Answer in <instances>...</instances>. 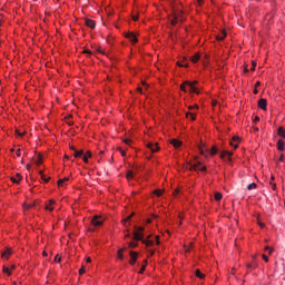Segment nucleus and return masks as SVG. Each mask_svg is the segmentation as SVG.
Segmentation results:
<instances>
[{
  "mask_svg": "<svg viewBox=\"0 0 285 285\" xmlns=\"http://www.w3.org/2000/svg\"><path fill=\"white\" fill-rule=\"evenodd\" d=\"M36 164H37L38 166H40L41 164H43V159L41 158V155H38L37 160H36Z\"/></svg>",
  "mask_w": 285,
  "mask_h": 285,
  "instance_id": "nucleus-28",
  "label": "nucleus"
},
{
  "mask_svg": "<svg viewBox=\"0 0 285 285\" xmlns=\"http://www.w3.org/2000/svg\"><path fill=\"white\" fill-rule=\"evenodd\" d=\"M284 160V154H282V156L278 158V161H283Z\"/></svg>",
  "mask_w": 285,
  "mask_h": 285,
  "instance_id": "nucleus-55",
  "label": "nucleus"
},
{
  "mask_svg": "<svg viewBox=\"0 0 285 285\" xmlns=\"http://www.w3.org/2000/svg\"><path fill=\"white\" fill-rule=\"evenodd\" d=\"M128 247H129V248H137V247H138V244L135 243V242H130V243H128Z\"/></svg>",
  "mask_w": 285,
  "mask_h": 285,
  "instance_id": "nucleus-31",
  "label": "nucleus"
},
{
  "mask_svg": "<svg viewBox=\"0 0 285 285\" xmlns=\"http://www.w3.org/2000/svg\"><path fill=\"white\" fill-rule=\"evenodd\" d=\"M41 174V179L45 181V183H49L51 178H46V176L43 175V171H40Z\"/></svg>",
  "mask_w": 285,
  "mask_h": 285,
  "instance_id": "nucleus-34",
  "label": "nucleus"
},
{
  "mask_svg": "<svg viewBox=\"0 0 285 285\" xmlns=\"http://www.w3.org/2000/svg\"><path fill=\"white\" fill-rule=\"evenodd\" d=\"M147 147L151 150V153H157L159 150L158 144L149 142Z\"/></svg>",
  "mask_w": 285,
  "mask_h": 285,
  "instance_id": "nucleus-9",
  "label": "nucleus"
},
{
  "mask_svg": "<svg viewBox=\"0 0 285 285\" xmlns=\"http://www.w3.org/2000/svg\"><path fill=\"white\" fill-rule=\"evenodd\" d=\"M155 239H156V244H157V245H160V236H159V235H156V236H155Z\"/></svg>",
  "mask_w": 285,
  "mask_h": 285,
  "instance_id": "nucleus-39",
  "label": "nucleus"
},
{
  "mask_svg": "<svg viewBox=\"0 0 285 285\" xmlns=\"http://www.w3.org/2000/svg\"><path fill=\"white\" fill-rule=\"evenodd\" d=\"M199 153H200V155L205 156L204 146H199Z\"/></svg>",
  "mask_w": 285,
  "mask_h": 285,
  "instance_id": "nucleus-40",
  "label": "nucleus"
},
{
  "mask_svg": "<svg viewBox=\"0 0 285 285\" xmlns=\"http://www.w3.org/2000/svg\"><path fill=\"white\" fill-rule=\"evenodd\" d=\"M146 271V265H144L139 272V274H144V272Z\"/></svg>",
  "mask_w": 285,
  "mask_h": 285,
  "instance_id": "nucleus-49",
  "label": "nucleus"
},
{
  "mask_svg": "<svg viewBox=\"0 0 285 285\" xmlns=\"http://www.w3.org/2000/svg\"><path fill=\"white\" fill-rule=\"evenodd\" d=\"M255 68H256V62L253 61V62H252V71H255Z\"/></svg>",
  "mask_w": 285,
  "mask_h": 285,
  "instance_id": "nucleus-47",
  "label": "nucleus"
},
{
  "mask_svg": "<svg viewBox=\"0 0 285 285\" xmlns=\"http://www.w3.org/2000/svg\"><path fill=\"white\" fill-rule=\"evenodd\" d=\"M186 85L189 87V91L193 94H199L198 89L195 87L197 85V81H186Z\"/></svg>",
  "mask_w": 285,
  "mask_h": 285,
  "instance_id": "nucleus-4",
  "label": "nucleus"
},
{
  "mask_svg": "<svg viewBox=\"0 0 285 285\" xmlns=\"http://www.w3.org/2000/svg\"><path fill=\"white\" fill-rule=\"evenodd\" d=\"M258 224H259V226H261L262 228H264L265 225H264L263 223H258Z\"/></svg>",
  "mask_w": 285,
  "mask_h": 285,
  "instance_id": "nucleus-64",
  "label": "nucleus"
},
{
  "mask_svg": "<svg viewBox=\"0 0 285 285\" xmlns=\"http://www.w3.org/2000/svg\"><path fill=\"white\" fill-rule=\"evenodd\" d=\"M232 141H233V142H239V141H240V138H239L238 136H234Z\"/></svg>",
  "mask_w": 285,
  "mask_h": 285,
  "instance_id": "nucleus-38",
  "label": "nucleus"
},
{
  "mask_svg": "<svg viewBox=\"0 0 285 285\" xmlns=\"http://www.w3.org/2000/svg\"><path fill=\"white\" fill-rule=\"evenodd\" d=\"M132 20L134 21H138L139 20V16H132Z\"/></svg>",
  "mask_w": 285,
  "mask_h": 285,
  "instance_id": "nucleus-52",
  "label": "nucleus"
},
{
  "mask_svg": "<svg viewBox=\"0 0 285 285\" xmlns=\"http://www.w3.org/2000/svg\"><path fill=\"white\" fill-rule=\"evenodd\" d=\"M92 154L91 151H87V154H85L82 156V161H85L86 164H88V159L91 158Z\"/></svg>",
  "mask_w": 285,
  "mask_h": 285,
  "instance_id": "nucleus-15",
  "label": "nucleus"
},
{
  "mask_svg": "<svg viewBox=\"0 0 285 285\" xmlns=\"http://www.w3.org/2000/svg\"><path fill=\"white\" fill-rule=\"evenodd\" d=\"M199 59H200L199 53H196V55H194V56L190 57V61L194 62V63H196L197 61H199Z\"/></svg>",
  "mask_w": 285,
  "mask_h": 285,
  "instance_id": "nucleus-18",
  "label": "nucleus"
},
{
  "mask_svg": "<svg viewBox=\"0 0 285 285\" xmlns=\"http://www.w3.org/2000/svg\"><path fill=\"white\" fill-rule=\"evenodd\" d=\"M12 254L10 248H7L3 253H2V257L4 259H9L10 255Z\"/></svg>",
  "mask_w": 285,
  "mask_h": 285,
  "instance_id": "nucleus-14",
  "label": "nucleus"
},
{
  "mask_svg": "<svg viewBox=\"0 0 285 285\" xmlns=\"http://www.w3.org/2000/svg\"><path fill=\"white\" fill-rule=\"evenodd\" d=\"M3 273L7 275H11L9 267H3Z\"/></svg>",
  "mask_w": 285,
  "mask_h": 285,
  "instance_id": "nucleus-36",
  "label": "nucleus"
},
{
  "mask_svg": "<svg viewBox=\"0 0 285 285\" xmlns=\"http://www.w3.org/2000/svg\"><path fill=\"white\" fill-rule=\"evenodd\" d=\"M230 145L236 149L237 147H239L238 142H233L230 141Z\"/></svg>",
  "mask_w": 285,
  "mask_h": 285,
  "instance_id": "nucleus-45",
  "label": "nucleus"
},
{
  "mask_svg": "<svg viewBox=\"0 0 285 285\" xmlns=\"http://www.w3.org/2000/svg\"><path fill=\"white\" fill-rule=\"evenodd\" d=\"M214 197H215V200L220 202L223 199V194L222 193H215Z\"/></svg>",
  "mask_w": 285,
  "mask_h": 285,
  "instance_id": "nucleus-21",
  "label": "nucleus"
},
{
  "mask_svg": "<svg viewBox=\"0 0 285 285\" xmlns=\"http://www.w3.org/2000/svg\"><path fill=\"white\" fill-rule=\"evenodd\" d=\"M124 142H125L126 145H130V144H131V140H130V139H125Z\"/></svg>",
  "mask_w": 285,
  "mask_h": 285,
  "instance_id": "nucleus-51",
  "label": "nucleus"
},
{
  "mask_svg": "<svg viewBox=\"0 0 285 285\" xmlns=\"http://www.w3.org/2000/svg\"><path fill=\"white\" fill-rule=\"evenodd\" d=\"M178 21H179V17L178 16H175L174 18H173V20H171V26H176L177 23H178Z\"/></svg>",
  "mask_w": 285,
  "mask_h": 285,
  "instance_id": "nucleus-25",
  "label": "nucleus"
},
{
  "mask_svg": "<svg viewBox=\"0 0 285 285\" xmlns=\"http://www.w3.org/2000/svg\"><path fill=\"white\" fill-rule=\"evenodd\" d=\"M16 155H17L18 157H20V156H21V149H18V150L16 151Z\"/></svg>",
  "mask_w": 285,
  "mask_h": 285,
  "instance_id": "nucleus-53",
  "label": "nucleus"
},
{
  "mask_svg": "<svg viewBox=\"0 0 285 285\" xmlns=\"http://www.w3.org/2000/svg\"><path fill=\"white\" fill-rule=\"evenodd\" d=\"M126 250V247H124V248H120L119 250H118V258L120 259V261H124V255H122V253Z\"/></svg>",
  "mask_w": 285,
  "mask_h": 285,
  "instance_id": "nucleus-19",
  "label": "nucleus"
},
{
  "mask_svg": "<svg viewBox=\"0 0 285 285\" xmlns=\"http://www.w3.org/2000/svg\"><path fill=\"white\" fill-rule=\"evenodd\" d=\"M226 38V32H220L218 36H217V40H224Z\"/></svg>",
  "mask_w": 285,
  "mask_h": 285,
  "instance_id": "nucleus-27",
  "label": "nucleus"
},
{
  "mask_svg": "<svg viewBox=\"0 0 285 285\" xmlns=\"http://www.w3.org/2000/svg\"><path fill=\"white\" fill-rule=\"evenodd\" d=\"M257 188V184L256 183H252L247 185V190H253Z\"/></svg>",
  "mask_w": 285,
  "mask_h": 285,
  "instance_id": "nucleus-23",
  "label": "nucleus"
},
{
  "mask_svg": "<svg viewBox=\"0 0 285 285\" xmlns=\"http://www.w3.org/2000/svg\"><path fill=\"white\" fill-rule=\"evenodd\" d=\"M186 117L189 118L190 120H196V116L193 112H187Z\"/></svg>",
  "mask_w": 285,
  "mask_h": 285,
  "instance_id": "nucleus-26",
  "label": "nucleus"
},
{
  "mask_svg": "<svg viewBox=\"0 0 285 285\" xmlns=\"http://www.w3.org/2000/svg\"><path fill=\"white\" fill-rule=\"evenodd\" d=\"M277 146H278V150L283 151L285 148V142L283 140H278Z\"/></svg>",
  "mask_w": 285,
  "mask_h": 285,
  "instance_id": "nucleus-20",
  "label": "nucleus"
},
{
  "mask_svg": "<svg viewBox=\"0 0 285 285\" xmlns=\"http://www.w3.org/2000/svg\"><path fill=\"white\" fill-rule=\"evenodd\" d=\"M22 180V177L20 174H17L16 177H11V181L13 184H19Z\"/></svg>",
  "mask_w": 285,
  "mask_h": 285,
  "instance_id": "nucleus-13",
  "label": "nucleus"
},
{
  "mask_svg": "<svg viewBox=\"0 0 285 285\" xmlns=\"http://www.w3.org/2000/svg\"><path fill=\"white\" fill-rule=\"evenodd\" d=\"M217 154H218V148L216 146H213L212 149H210V155L215 156Z\"/></svg>",
  "mask_w": 285,
  "mask_h": 285,
  "instance_id": "nucleus-24",
  "label": "nucleus"
},
{
  "mask_svg": "<svg viewBox=\"0 0 285 285\" xmlns=\"http://www.w3.org/2000/svg\"><path fill=\"white\" fill-rule=\"evenodd\" d=\"M85 22H86V26L88 28H90V29H95L96 28V24H95L94 20H89V18H86Z\"/></svg>",
  "mask_w": 285,
  "mask_h": 285,
  "instance_id": "nucleus-11",
  "label": "nucleus"
},
{
  "mask_svg": "<svg viewBox=\"0 0 285 285\" xmlns=\"http://www.w3.org/2000/svg\"><path fill=\"white\" fill-rule=\"evenodd\" d=\"M91 224L94 226H102L104 222L100 219V216L96 215L94 216Z\"/></svg>",
  "mask_w": 285,
  "mask_h": 285,
  "instance_id": "nucleus-7",
  "label": "nucleus"
},
{
  "mask_svg": "<svg viewBox=\"0 0 285 285\" xmlns=\"http://www.w3.org/2000/svg\"><path fill=\"white\" fill-rule=\"evenodd\" d=\"M30 169H31V165L28 164V165H27V170H30Z\"/></svg>",
  "mask_w": 285,
  "mask_h": 285,
  "instance_id": "nucleus-60",
  "label": "nucleus"
},
{
  "mask_svg": "<svg viewBox=\"0 0 285 285\" xmlns=\"http://www.w3.org/2000/svg\"><path fill=\"white\" fill-rule=\"evenodd\" d=\"M87 263L90 264L91 263V259L90 257L87 258Z\"/></svg>",
  "mask_w": 285,
  "mask_h": 285,
  "instance_id": "nucleus-63",
  "label": "nucleus"
},
{
  "mask_svg": "<svg viewBox=\"0 0 285 285\" xmlns=\"http://www.w3.org/2000/svg\"><path fill=\"white\" fill-rule=\"evenodd\" d=\"M86 273V268L82 266L80 269H79V275H83Z\"/></svg>",
  "mask_w": 285,
  "mask_h": 285,
  "instance_id": "nucleus-42",
  "label": "nucleus"
},
{
  "mask_svg": "<svg viewBox=\"0 0 285 285\" xmlns=\"http://www.w3.org/2000/svg\"><path fill=\"white\" fill-rule=\"evenodd\" d=\"M255 122H258L259 121V117L256 116L255 119H254Z\"/></svg>",
  "mask_w": 285,
  "mask_h": 285,
  "instance_id": "nucleus-57",
  "label": "nucleus"
},
{
  "mask_svg": "<svg viewBox=\"0 0 285 285\" xmlns=\"http://www.w3.org/2000/svg\"><path fill=\"white\" fill-rule=\"evenodd\" d=\"M232 151H223V153H220V159H225L226 157H228V159L230 160V158H232Z\"/></svg>",
  "mask_w": 285,
  "mask_h": 285,
  "instance_id": "nucleus-12",
  "label": "nucleus"
},
{
  "mask_svg": "<svg viewBox=\"0 0 285 285\" xmlns=\"http://www.w3.org/2000/svg\"><path fill=\"white\" fill-rule=\"evenodd\" d=\"M82 156H83V150H80V151L75 150V154H73L75 158H79V157H82Z\"/></svg>",
  "mask_w": 285,
  "mask_h": 285,
  "instance_id": "nucleus-22",
  "label": "nucleus"
},
{
  "mask_svg": "<svg viewBox=\"0 0 285 285\" xmlns=\"http://www.w3.org/2000/svg\"><path fill=\"white\" fill-rule=\"evenodd\" d=\"M138 253L137 252H129V256H130V261H129V264L131 266H134L136 263H137V259H138Z\"/></svg>",
  "mask_w": 285,
  "mask_h": 285,
  "instance_id": "nucleus-3",
  "label": "nucleus"
},
{
  "mask_svg": "<svg viewBox=\"0 0 285 285\" xmlns=\"http://www.w3.org/2000/svg\"><path fill=\"white\" fill-rule=\"evenodd\" d=\"M56 204V200H53V199H50L49 202H48V204H46V210H49V212H53V205Z\"/></svg>",
  "mask_w": 285,
  "mask_h": 285,
  "instance_id": "nucleus-10",
  "label": "nucleus"
},
{
  "mask_svg": "<svg viewBox=\"0 0 285 285\" xmlns=\"http://www.w3.org/2000/svg\"><path fill=\"white\" fill-rule=\"evenodd\" d=\"M263 259H264L266 263L269 262V258H268V256H266V255H263Z\"/></svg>",
  "mask_w": 285,
  "mask_h": 285,
  "instance_id": "nucleus-50",
  "label": "nucleus"
},
{
  "mask_svg": "<svg viewBox=\"0 0 285 285\" xmlns=\"http://www.w3.org/2000/svg\"><path fill=\"white\" fill-rule=\"evenodd\" d=\"M261 86V82L257 81L256 85H255V88H258Z\"/></svg>",
  "mask_w": 285,
  "mask_h": 285,
  "instance_id": "nucleus-59",
  "label": "nucleus"
},
{
  "mask_svg": "<svg viewBox=\"0 0 285 285\" xmlns=\"http://www.w3.org/2000/svg\"><path fill=\"white\" fill-rule=\"evenodd\" d=\"M134 178V171L132 170H129L127 173V179H132Z\"/></svg>",
  "mask_w": 285,
  "mask_h": 285,
  "instance_id": "nucleus-35",
  "label": "nucleus"
},
{
  "mask_svg": "<svg viewBox=\"0 0 285 285\" xmlns=\"http://www.w3.org/2000/svg\"><path fill=\"white\" fill-rule=\"evenodd\" d=\"M187 81H185L184 83L180 85V90L187 92V88L186 86H188V83H186Z\"/></svg>",
  "mask_w": 285,
  "mask_h": 285,
  "instance_id": "nucleus-33",
  "label": "nucleus"
},
{
  "mask_svg": "<svg viewBox=\"0 0 285 285\" xmlns=\"http://www.w3.org/2000/svg\"><path fill=\"white\" fill-rule=\"evenodd\" d=\"M164 194V189H156L154 191V195H157L158 197H160Z\"/></svg>",
  "mask_w": 285,
  "mask_h": 285,
  "instance_id": "nucleus-30",
  "label": "nucleus"
},
{
  "mask_svg": "<svg viewBox=\"0 0 285 285\" xmlns=\"http://www.w3.org/2000/svg\"><path fill=\"white\" fill-rule=\"evenodd\" d=\"M144 227H136L132 238L136 242H142V244L146 245L147 247H151L153 245H155V240L144 238Z\"/></svg>",
  "mask_w": 285,
  "mask_h": 285,
  "instance_id": "nucleus-1",
  "label": "nucleus"
},
{
  "mask_svg": "<svg viewBox=\"0 0 285 285\" xmlns=\"http://www.w3.org/2000/svg\"><path fill=\"white\" fill-rule=\"evenodd\" d=\"M170 144L175 147V148H179L181 147V141L177 140V139H173L170 141Z\"/></svg>",
  "mask_w": 285,
  "mask_h": 285,
  "instance_id": "nucleus-16",
  "label": "nucleus"
},
{
  "mask_svg": "<svg viewBox=\"0 0 285 285\" xmlns=\"http://www.w3.org/2000/svg\"><path fill=\"white\" fill-rule=\"evenodd\" d=\"M155 253H156L155 249H150V250H149L150 256L155 255Z\"/></svg>",
  "mask_w": 285,
  "mask_h": 285,
  "instance_id": "nucleus-54",
  "label": "nucleus"
},
{
  "mask_svg": "<svg viewBox=\"0 0 285 285\" xmlns=\"http://www.w3.org/2000/svg\"><path fill=\"white\" fill-rule=\"evenodd\" d=\"M177 65L180 66V67H188V63H186V62H183V63L181 62H177Z\"/></svg>",
  "mask_w": 285,
  "mask_h": 285,
  "instance_id": "nucleus-46",
  "label": "nucleus"
},
{
  "mask_svg": "<svg viewBox=\"0 0 285 285\" xmlns=\"http://www.w3.org/2000/svg\"><path fill=\"white\" fill-rule=\"evenodd\" d=\"M196 276L199 277L200 279L205 278V275L200 272V269L196 271Z\"/></svg>",
  "mask_w": 285,
  "mask_h": 285,
  "instance_id": "nucleus-29",
  "label": "nucleus"
},
{
  "mask_svg": "<svg viewBox=\"0 0 285 285\" xmlns=\"http://www.w3.org/2000/svg\"><path fill=\"white\" fill-rule=\"evenodd\" d=\"M269 185L272 186V189H273V190H276L277 186H276V184H275V183L269 181Z\"/></svg>",
  "mask_w": 285,
  "mask_h": 285,
  "instance_id": "nucleus-43",
  "label": "nucleus"
},
{
  "mask_svg": "<svg viewBox=\"0 0 285 285\" xmlns=\"http://www.w3.org/2000/svg\"><path fill=\"white\" fill-rule=\"evenodd\" d=\"M120 153H121V156H122V157H126V151H125V150H121V149H120Z\"/></svg>",
  "mask_w": 285,
  "mask_h": 285,
  "instance_id": "nucleus-56",
  "label": "nucleus"
},
{
  "mask_svg": "<svg viewBox=\"0 0 285 285\" xmlns=\"http://www.w3.org/2000/svg\"><path fill=\"white\" fill-rule=\"evenodd\" d=\"M68 180H70L69 178H63V179H60L59 181H58V185H59V187H61V186H63V183L65 181H68Z\"/></svg>",
  "mask_w": 285,
  "mask_h": 285,
  "instance_id": "nucleus-32",
  "label": "nucleus"
},
{
  "mask_svg": "<svg viewBox=\"0 0 285 285\" xmlns=\"http://www.w3.org/2000/svg\"><path fill=\"white\" fill-rule=\"evenodd\" d=\"M254 94H255V95H257V94H258V90L256 89V87H255V89H254Z\"/></svg>",
  "mask_w": 285,
  "mask_h": 285,
  "instance_id": "nucleus-62",
  "label": "nucleus"
},
{
  "mask_svg": "<svg viewBox=\"0 0 285 285\" xmlns=\"http://www.w3.org/2000/svg\"><path fill=\"white\" fill-rule=\"evenodd\" d=\"M249 70L247 67L244 68V72L247 73Z\"/></svg>",
  "mask_w": 285,
  "mask_h": 285,
  "instance_id": "nucleus-61",
  "label": "nucleus"
},
{
  "mask_svg": "<svg viewBox=\"0 0 285 285\" xmlns=\"http://www.w3.org/2000/svg\"><path fill=\"white\" fill-rule=\"evenodd\" d=\"M53 262L60 263L61 262V257L59 255H57L56 258H53Z\"/></svg>",
  "mask_w": 285,
  "mask_h": 285,
  "instance_id": "nucleus-41",
  "label": "nucleus"
},
{
  "mask_svg": "<svg viewBox=\"0 0 285 285\" xmlns=\"http://www.w3.org/2000/svg\"><path fill=\"white\" fill-rule=\"evenodd\" d=\"M16 132H17V135H18L19 137H23V136H24V134H26V131L20 132L19 130H16Z\"/></svg>",
  "mask_w": 285,
  "mask_h": 285,
  "instance_id": "nucleus-44",
  "label": "nucleus"
},
{
  "mask_svg": "<svg viewBox=\"0 0 285 285\" xmlns=\"http://www.w3.org/2000/svg\"><path fill=\"white\" fill-rule=\"evenodd\" d=\"M278 137H282L285 139V128L284 127H278Z\"/></svg>",
  "mask_w": 285,
  "mask_h": 285,
  "instance_id": "nucleus-17",
  "label": "nucleus"
},
{
  "mask_svg": "<svg viewBox=\"0 0 285 285\" xmlns=\"http://www.w3.org/2000/svg\"><path fill=\"white\" fill-rule=\"evenodd\" d=\"M132 217H134V214L129 215V216L126 218L125 222H130Z\"/></svg>",
  "mask_w": 285,
  "mask_h": 285,
  "instance_id": "nucleus-48",
  "label": "nucleus"
},
{
  "mask_svg": "<svg viewBox=\"0 0 285 285\" xmlns=\"http://www.w3.org/2000/svg\"><path fill=\"white\" fill-rule=\"evenodd\" d=\"M189 169H190V170H202V171H206V167H205V166L202 167V163H200V161H197V163H195V164H190V165H189Z\"/></svg>",
  "mask_w": 285,
  "mask_h": 285,
  "instance_id": "nucleus-2",
  "label": "nucleus"
},
{
  "mask_svg": "<svg viewBox=\"0 0 285 285\" xmlns=\"http://www.w3.org/2000/svg\"><path fill=\"white\" fill-rule=\"evenodd\" d=\"M265 250H268V254L272 255L274 252V248H271L269 246L265 247Z\"/></svg>",
  "mask_w": 285,
  "mask_h": 285,
  "instance_id": "nucleus-37",
  "label": "nucleus"
},
{
  "mask_svg": "<svg viewBox=\"0 0 285 285\" xmlns=\"http://www.w3.org/2000/svg\"><path fill=\"white\" fill-rule=\"evenodd\" d=\"M203 2H204V0H197V3H198L199 6H202Z\"/></svg>",
  "mask_w": 285,
  "mask_h": 285,
  "instance_id": "nucleus-58",
  "label": "nucleus"
},
{
  "mask_svg": "<svg viewBox=\"0 0 285 285\" xmlns=\"http://www.w3.org/2000/svg\"><path fill=\"white\" fill-rule=\"evenodd\" d=\"M258 267V264L256 263V257H252V263L246 264L247 269H255Z\"/></svg>",
  "mask_w": 285,
  "mask_h": 285,
  "instance_id": "nucleus-6",
  "label": "nucleus"
},
{
  "mask_svg": "<svg viewBox=\"0 0 285 285\" xmlns=\"http://www.w3.org/2000/svg\"><path fill=\"white\" fill-rule=\"evenodd\" d=\"M266 106H267L266 98H261V100H258V108L266 111Z\"/></svg>",
  "mask_w": 285,
  "mask_h": 285,
  "instance_id": "nucleus-8",
  "label": "nucleus"
},
{
  "mask_svg": "<svg viewBox=\"0 0 285 285\" xmlns=\"http://www.w3.org/2000/svg\"><path fill=\"white\" fill-rule=\"evenodd\" d=\"M125 37L128 38L132 45L138 42L137 36L134 32H128Z\"/></svg>",
  "mask_w": 285,
  "mask_h": 285,
  "instance_id": "nucleus-5",
  "label": "nucleus"
}]
</instances>
